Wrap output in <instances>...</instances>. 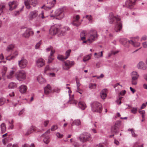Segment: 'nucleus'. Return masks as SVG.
I'll list each match as a JSON object with an SVG mask.
<instances>
[{
	"mask_svg": "<svg viewBox=\"0 0 147 147\" xmlns=\"http://www.w3.org/2000/svg\"><path fill=\"white\" fill-rule=\"evenodd\" d=\"M109 21L110 23L112 24L116 22L115 26V30L116 32H119L122 29V25L120 21V19L118 16H116V15H114L111 13L109 14Z\"/></svg>",
	"mask_w": 147,
	"mask_h": 147,
	"instance_id": "f257e3e1",
	"label": "nucleus"
},
{
	"mask_svg": "<svg viewBox=\"0 0 147 147\" xmlns=\"http://www.w3.org/2000/svg\"><path fill=\"white\" fill-rule=\"evenodd\" d=\"M139 39V37L137 36L134 38H133L132 39L130 40H127L125 38L122 39L120 40V41L122 42L123 44L125 45V43L128 42L132 45L135 47H138L140 46V43L138 42H136L135 41V40H138Z\"/></svg>",
	"mask_w": 147,
	"mask_h": 147,
	"instance_id": "f03ea898",
	"label": "nucleus"
},
{
	"mask_svg": "<svg viewBox=\"0 0 147 147\" xmlns=\"http://www.w3.org/2000/svg\"><path fill=\"white\" fill-rule=\"evenodd\" d=\"M16 79L19 81L25 80L26 78V73L24 70L18 71L15 74Z\"/></svg>",
	"mask_w": 147,
	"mask_h": 147,
	"instance_id": "7ed1b4c3",
	"label": "nucleus"
},
{
	"mask_svg": "<svg viewBox=\"0 0 147 147\" xmlns=\"http://www.w3.org/2000/svg\"><path fill=\"white\" fill-rule=\"evenodd\" d=\"M92 110L93 112L99 113L101 112L102 107L101 104L97 102H92L91 104Z\"/></svg>",
	"mask_w": 147,
	"mask_h": 147,
	"instance_id": "20e7f679",
	"label": "nucleus"
},
{
	"mask_svg": "<svg viewBox=\"0 0 147 147\" xmlns=\"http://www.w3.org/2000/svg\"><path fill=\"white\" fill-rule=\"evenodd\" d=\"M78 139L81 142L84 143L91 140V135L89 133L84 132L80 134Z\"/></svg>",
	"mask_w": 147,
	"mask_h": 147,
	"instance_id": "39448f33",
	"label": "nucleus"
},
{
	"mask_svg": "<svg viewBox=\"0 0 147 147\" xmlns=\"http://www.w3.org/2000/svg\"><path fill=\"white\" fill-rule=\"evenodd\" d=\"M61 28L60 25L57 24H55L51 26L50 30V33L52 35H55L59 33V36H60L59 34L61 32Z\"/></svg>",
	"mask_w": 147,
	"mask_h": 147,
	"instance_id": "423d86ee",
	"label": "nucleus"
},
{
	"mask_svg": "<svg viewBox=\"0 0 147 147\" xmlns=\"http://www.w3.org/2000/svg\"><path fill=\"white\" fill-rule=\"evenodd\" d=\"M55 15L57 19L61 20L62 19L64 16L63 9H57L55 12Z\"/></svg>",
	"mask_w": 147,
	"mask_h": 147,
	"instance_id": "0eeeda50",
	"label": "nucleus"
},
{
	"mask_svg": "<svg viewBox=\"0 0 147 147\" xmlns=\"http://www.w3.org/2000/svg\"><path fill=\"white\" fill-rule=\"evenodd\" d=\"M90 33L91 34L88 39L89 43H91L94 40L95 38L97 37V32L94 30H92L90 31Z\"/></svg>",
	"mask_w": 147,
	"mask_h": 147,
	"instance_id": "6e6552de",
	"label": "nucleus"
},
{
	"mask_svg": "<svg viewBox=\"0 0 147 147\" xmlns=\"http://www.w3.org/2000/svg\"><path fill=\"white\" fill-rule=\"evenodd\" d=\"M45 65V61L42 58H38L35 60V65L38 67H41Z\"/></svg>",
	"mask_w": 147,
	"mask_h": 147,
	"instance_id": "1a4fd4ad",
	"label": "nucleus"
},
{
	"mask_svg": "<svg viewBox=\"0 0 147 147\" xmlns=\"http://www.w3.org/2000/svg\"><path fill=\"white\" fill-rule=\"evenodd\" d=\"M34 34V31L31 28H28L23 34L22 36L25 38H28L30 35H33Z\"/></svg>",
	"mask_w": 147,
	"mask_h": 147,
	"instance_id": "9d476101",
	"label": "nucleus"
},
{
	"mask_svg": "<svg viewBox=\"0 0 147 147\" xmlns=\"http://www.w3.org/2000/svg\"><path fill=\"white\" fill-rule=\"evenodd\" d=\"M18 63L20 68L24 69L26 67L28 64V61L26 59L22 58L20 60L18 61Z\"/></svg>",
	"mask_w": 147,
	"mask_h": 147,
	"instance_id": "9b49d317",
	"label": "nucleus"
},
{
	"mask_svg": "<svg viewBox=\"0 0 147 147\" xmlns=\"http://www.w3.org/2000/svg\"><path fill=\"white\" fill-rule=\"evenodd\" d=\"M37 3V0H27L25 1L24 3L27 9L30 8V4H31L34 6H35Z\"/></svg>",
	"mask_w": 147,
	"mask_h": 147,
	"instance_id": "f8f14e48",
	"label": "nucleus"
},
{
	"mask_svg": "<svg viewBox=\"0 0 147 147\" xmlns=\"http://www.w3.org/2000/svg\"><path fill=\"white\" fill-rule=\"evenodd\" d=\"M50 132V129L48 130L45 133L42 135V136L44 138L43 141L46 144H48L50 141L49 137L48 135Z\"/></svg>",
	"mask_w": 147,
	"mask_h": 147,
	"instance_id": "ddd939ff",
	"label": "nucleus"
},
{
	"mask_svg": "<svg viewBox=\"0 0 147 147\" xmlns=\"http://www.w3.org/2000/svg\"><path fill=\"white\" fill-rule=\"evenodd\" d=\"M136 1V0H127L125 3L126 7L129 9H132L135 5Z\"/></svg>",
	"mask_w": 147,
	"mask_h": 147,
	"instance_id": "4468645a",
	"label": "nucleus"
},
{
	"mask_svg": "<svg viewBox=\"0 0 147 147\" xmlns=\"http://www.w3.org/2000/svg\"><path fill=\"white\" fill-rule=\"evenodd\" d=\"M56 0H53L52 1L49 2V3H48V4H49L48 5L46 6L45 7H42L44 8L45 9L47 10H49L54 7L56 4Z\"/></svg>",
	"mask_w": 147,
	"mask_h": 147,
	"instance_id": "2eb2a0df",
	"label": "nucleus"
},
{
	"mask_svg": "<svg viewBox=\"0 0 147 147\" xmlns=\"http://www.w3.org/2000/svg\"><path fill=\"white\" fill-rule=\"evenodd\" d=\"M38 15V12L36 10H34L30 12L28 17L30 20H32L36 18Z\"/></svg>",
	"mask_w": 147,
	"mask_h": 147,
	"instance_id": "dca6fc26",
	"label": "nucleus"
},
{
	"mask_svg": "<svg viewBox=\"0 0 147 147\" xmlns=\"http://www.w3.org/2000/svg\"><path fill=\"white\" fill-rule=\"evenodd\" d=\"M27 87L25 85L22 84L18 87V90L20 93L24 94L26 93L27 90Z\"/></svg>",
	"mask_w": 147,
	"mask_h": 147,
	"instance_id": "f3484780",
	"label": "nucleus"
},
{
	"mask_svg": "<svg viewBox=\"0 0 147 147\" xmlns=\"http://www.w3.org/2000/svg\"><path fill=\"white\" fill-rule=\"evenodd\" d=\"M18 5L17 3L15 1L10 2L9 3V9L12 10L16 7Z\"/></svg>",
	"mask_w": 147,
	"mask_h": 147,
	"instance_id": "a211bd4d",
	"label": "nucleus"
},
{
	"mask_svg": "<svg viewBox=\"0 0 147 147\" xmlns=\"http://www.w3.org/2000/svg\"><path fill=\"white\" fill-rule=\"evenodd\" d=\"M107 90L106 89H104L100 92V94L101 98L103 99H105L107 97Z\"/></svg>",
	"mask_w": 147,
	"mask_h": 147,
	"instance_id": "6ab92c4d",
	"label": "nucleus"
},
{
	"mask_svg": "<svg viewBox=\"0 0 147 147\" xmlns=\"http://www.w3.org/2000/svg\"><path fill=\"white\" fill-rule=\"evenodd\" d=\"M137 67L140 69H146V66L145 64L142 61L140 62L137 64Z\"/></svg>",
	"mask_w": 147,
	"mask_h": 147,
	"instance_id": "aec40b11",
	"label": "nucleus"
},
{
	"mask_svg": "<svg viewBox=\"0 0 147 147\" xmlns=\"http://www.w3.org/2000/svg\"><path fill=\"white\" fill-rule=\"evenodd\" d=\"M69 30V28L67 26H65L61 28V32L59 34V36H63L65 34L66 31Z\"/></svg>",
	"mask_w": 147,
	"mask_h": 147,
	"instance_id": "412c9836",
	"label": "nucleus"
},
{
	"mask_svg": "<svg viewBox=\"0 0 147 147\" xmlns=\"http://www.w3.org/2000/svg\"><path fill=\"white\" fill-rule=\"evenodd\" d=\"M55 51L54 50H51L50 55L48 57V63H50L52 62L54 59V57L53 56V54L55 53Z\"/></svg>",
	"mask_w": 147,
	"mask_h": 147,
	"instance_id": "4be33fe9",
	"label": "nucleus"
},
{
	"mask_svg": "<svg viewBox=\"0 0 147 147\" xmlns=\"http://www.w3.org/2000/svg\"><path fill=\"white\" fill-rule=\"evenodd\" d=\"M44 91L45 93L46 94H48L52 92V90L51 86L49 84L47 85L44 88Z\"/></svg>",
	"mask_w": 147,
	"mask_h": 147,
	"instance_id": "5701e85b",
	"label": "nucleus"
},
{
	"mask_svg": "<svg viewBox=\"0 0 147 147\" xmlns=\"http://www.w3.org/2000/svg\"><path fill=\"white\" fill-rule=\"evenodd\" d=\"M130 76L131 78L138 79L139 76L138 73L136 71L132 72L130 74Z\"/></svg>",
	"mask_w": 147,
	"mask_h": 147,
	"instance_id": "b1692460",
	"label": "nucleus"
},
{
	"mask_svg": "<svg viewBox=\"0 0 147 147\" xmlns=\"http://www.w3.org/2000/svg\"><path fill=\"white\" fill-rule=\"evenodd\" d=\"M14 76V71L13 70H11L7 75V78L8 79H11Z\"/></svg>",
	"mask_w": 147,
	"mask_h": 147,
	"instance_id": "393cba45",
	"label": "nucleus"
},
{
	"mask_svg": "<svg viewBox=\"0 0 147 147\" xmlns=\"http://www.w3.org/2000/svg\"><path fill=\"white\" fill-rule=\"evenodd\" d=\"M37 79L38 82L40 84H42L46 82L45 80L40 75L38 76Z\"/></svg>",
	"mask_w": 147,
	"mask_h": 147,
	"instance_id": "a878e982",
	"label": "nucleus"
},
{
	"mask_svg": "<svg viewBox=\"0 0 147 147\" xmlns=\"http://www.w3.org/2000/svg\"><path fill=\"white\" fill-rule=\"evenodd\" d=\"M18 51H15L13 53V55L11 56L10 58H9L8 57H6V59L10 61L11 59H14L18 56Z\"/></svg>",
	"mask_w": 147,
	"mask_h": 147,
	"instance_id": "bb28decb",
	"label": "nucleus"
},
{
	"mask_svg": "<svg viewBox=\"0 0 147 147\" xmlns=\"http://www.w3.org/2000/svg\"><path fill=\"white\" fill-rule=\"evenodd\" d=\"M78 105L79 107L82 110L85 109L86 107V104L83 101L79 102Z\"/></svg>",
	"mask_w": 147,
	"mask_h": 147,
	"instance_id": "cd10ccee",
	"label": "nucleus"
},
{
	"mask_svg": "<svg viewBox=\"0 0 147 147\" xmlns=\"http://www.w3.org/2000/svg\"><path fill=\"white\" fill-rule=\"evenodd\" d=\"M17 85L15 82H11L9 84L8 86V88L9 89H14L17 87Z\"/></svg>",
	"mask_w": 147,
	"mask_h": 147,
	"instance_id": "c85d7f7f",
	"label": "nucleus"
},
{
	"mask_svg": "<svg viewBox=\"0 0 147 147\" xmlns=\"http://www.w3.org/2000/svg\"><path fill=\"white\" fill-rule=\"evenodd\" d=\"M36 127L34 126H32L28 130L26 133V135H28L32 133L35 131L36 130Z\"/></svg>",
	"mask_w": 147,
	"mask_h": 147,
	"instance_id": "c756f323",
	"label": "nucleus"
},
{
	"mask_svg": "<svg viewBox=\"0 0 147 147\" xmlns=\"http://www.w3.org/2000/svg\"><path fill=\"white\" fill-rule=\"evenodd\" d=\"M46 17L44 16V12L42 11L41 13L38 15V17L37 18V20L38 22H39L40 21V19H43Z\"/></svg>",
	"mask_w": 147,
	"mask_h": 147,
	"instance_id": "7c9ffc66",
	"label": "nucleus"
},
{
	"mask_svg": "<svg viewBox=\"0 0 147 147\" xmlns=\"http://www.w3.org/2000/svg\"><path fill=\"white\" fill-rule=\"evenodd\" d=\"M15 48V45L13 44H10L9 45L6 49V51L8 52L11 51Z\"/></svg>",
	"mask_w": 147,
	"mask_h": 147,
	"instance_id": "2f4dec72",
	"label": "nucleus"
},
{
	"mask_svg": "<svg viewBox=\"0 0 147 147\" xmlns=\"http://www.w3.org/2000/svg\"><path fill=\"white\" fill-rule=\"evenodd\" d=\"M6 126L5 124L4 123H2L1 125V133L2 134L4 133L6 130Z\"/></svg>",
	"mask_w": 147,
	"mask_h": 147,
	"instance_id": "473e14b6",
	"label": "nucleus"
},
{
	"mask_svg": "<svg viewBox=\"0 0 147 147\" xmlns=\"http://www.w3.org/2000/svg\"><path fill=\"white\" fill-rule=\"evenodd\" d=\"M68 61L64 62V64L63 65V68L64 69L67 70L68 69L70 68V67L69 65Z\"/></svg>",
	"mask_w": 147,
	"mask_h": 147,
	"instance_id": "72a5a7b5",
	"label": "nucleus"
},
{
	"mask_svg": "<svg viewBox=\"0 0 147 147\" xmlns=\"http://www.w3.org/2000/svg\"><path fill=\"white\" fill-rule=\"evenodd\" d=\"M92 55L91 54L85 56L83 58V61L84 62L88 61L90 59Z\"/></svg>",
	"mask_w": 147,
	"mask_h": 147,
	"instance_id": "f704fd0d",
	"label": "nucleus"
},
{
	"mask_svg": "<svg viewBox=\"0 0 147 147\" xmlns=\"http://www.w3.org/2000/svg\"><path fill=\"white\" fill-rule=\"evenodd\" d=\"M81 122L80 120L79 119H76L71 124V126L74 125H79L80 124Z\"/></svg>",
	"mask_w": 147,
	"mask_h": 147,
	"instance_id": "c9c22d12",
	"label": "nucleus"
},
{
	"mask_svg": "<svg viewBox=\"0 0 147 147\" xmlns=\"http://www.w3.org/2000/svg\"><path fill=\"white\" fill-rule=\"evenodd\" d=\"M8 123L9 125L8 126V129H12L14 128L13 121V120H11V121H9Z\"/></svg>",
	"mask_w": 147,
	"mask_h": 147,
	"instance_id": "e433bc0d",
	"label": "nucleus"
},
{
	"mask_svg": "<svg viewBox=\"0 0 147 147\" xmlns=\"http://www.w3.org/2000/svg\"><path fill=\"white\" fill-rule=\"evenodd\" d=\"M7 67L5 66H3L2 68L1 71V74L2 76H4L6 73Z\"/></svg>",
	"mask_w": 147,
	"mask_h": 147,
	"instance_id": "4c0bfd02",
	"label": "nucleus"
},
{
	"mask_svg": "<svg viewBox=\"0 0 147 147\" xmlns=\"http://www.w3.org/2000/svg\"><path fill=\"white\" fill-rule=\"evenodd\" d=\"M138 111L137 107H131V113L134 114H136Z\"/></svg>",
	"mask_w": 147,
	"mask_h": 147,
	"instance_id": "58836bf2",
	"label": "nucleus"
},
{
	"mask_svg": "<svg viewBox=\"0 0 147 147\" xmlns=\"http://www.w3.org/2000/svg\"><path fill=\"white\" fill-rule=\"evenodd\" d=\"M128 131L131 132L132 137H136L137 136V135L134 133V129L133 128H129L128 129Z\"/></svg>",
	"mask_w": 147,
	"mask_h": 147,
	"instance_id": "ea45409f",
	"label": "nucleus"
},
{
	"mask_svg": "<svg viewBox=\"0 0 147 147\" xmlns=\"http://www.w3.org/2000/svg\"><path fill=\"white\" fill-rule=\"evenodd\" d=\"M71 51V49H68L66 51L65 53V59H67L70 56Z\"/></svg>",
	"mask_w": 147,
	"mask_h": 147,
	"instance_id": "a19ab883",
	"label": "nucleus"
},
{
	"mask_svg": "<svg viewBox=\"0 0 147 147\" xmlns=\"http://www.w3.org/2000/svg\"><path fill=\"white\" fill-rule=\"evenodd\" d=\"M85 31H83L81 32L80 34V36L81 39L83 40L85 38Z\"/></svg>",
	"mask_w": 147,
	"mask_h": 147,
	"instance_id": "79ce46f5",
	"label": "nucleus"
},
{
	"mask_svg": "<svg viewBox=\"0 0 147 147\" xmlns=\"http://www.w3.org/2000/svg\"><path fill=\"white\" fill-rule=\"evenodd\" d=\"M89 88L90 89H94L96 88V85L95 84L90 83L89 84Z\"/></svg>",
	"mask_w": 147,
	"mask_h": 147,
	"instance_id": "37998d69",
	"label": "nucleus"
},
{
	"mask_svg": "<svg viewBox=\"0 0 147 147\" xmlns=\"http://www.w3.org/2000/svg\"><path fill=\"white\" fill-rule=\"evenodd\" d=\"M79 19V15H77L76 16V21H74L72 23V24L74 26H78L79 25V24H76V23H75V22L76 21H78V20Z\"/></svg>",
	"mask_w": 147,
	"mask_h": 147,
	"instance_id": "c03bdc74",
	"label": "nucleus"
},
{
	"mask_svg": "<svg viewBox=\"0 0 147 147\" xmlns=\"http://www.w3.org/2000/svg\"><path fill=\"white\" fill-rule=\"evenodd\" d=\"M138 79L131 78V84L133 85H136L137 84V80Z\"/></svg>",
	"mask_w": 147,
	"mask_h": 147,
	"instance_id": "a18cd8bd",
	"label": "nucleus"
},
{
	"mask_svg": "<svg viewBox=\"0 0 147 147\" xmlns=\"http://www.w3.org/2000/svg\"><path fill=\"white\" fill-rule=\"evenodd\" d=\"M103 57V51H101L100 52L97 53V55L95 56V58L98 59Z\"/></svg>",
	"mask_w": 147,
	"mask_h": 147,
	"instance_id": "49530a36",
	"label": "nucleus"
},
{
	"mask_svg": "<svg viewBox=\"0 0 147 147\" xmlns=\"http://www.w3.org/2000/svg\"><path fill=\"white\" fill-rule=\"evenodd\" d=\"M65 57L62 55H59L57 57V59L61 61H63L66 59H65Z\"/></svg>",
	"mask_w": 147,
	"mask_h": 147,
	"instance_id": "de8ad7c7",
	"label": "nucleus"
},
{
	"mask_svg": "<svg viewBox=\"0 0 147 147\" xmlns=\"http://www.w3.org/2000/svg\"><path fill=\"white\" fill-rule=\"evenodd\" d=\"M69 102L70 104L76 105L77 102V101L73 99H72L69 100Z\"/></svg>",
	"mask_w": 147,
	"mask_h": 147,
	"instance_id": "09e8293b",
	"label": "nucleus"
},
{
	"mask_svg": "<svg viewBox=\"0 0 147 147\" xmlns=\"http://www.w3.org/2000/svg\"><path fill=\"white\" fill-rule=\"evenodd\" d=\"M42 43L41 41H39L37 43L35 46V48L36 49H39Z\"/></svg>",
	"mask_w": 147,
	"mask_h": 147,
	"instance_id": "8fccbe9b",
	"label": "nucleus"
},
{
	"mask_svg": "<svg viewBox=\"0 0 147 147\" xmlns=\"http://www.w3.org/2000/svg\"><path fill=\"white\" fill-rule=\"evenodd\" d=\"M7 147H18L17 144H14L12 145L11 144H9L7 146Z\"/></svg>",
	"mask_w": 147,
	"mask_h": 147,
	"instance_id": "3c124183",
	"label": "nucleus"
},
{
	"mask_svg": "<svg viewBox=\"0 0 147 147\" xmlns=\"http://www.w3.org/2000/svg\"><path fill=\"white\" fill-rule=\"evenodd\" d=\"M5 7V5H0V15L3 12V9Z\"/></svg>",
	"mask_w": 147,
	"mask_h": 147,
	"instance_id": "603ef678",
	"label": "nucleus"
},
{
	"mask_svg": "<svg viewBox=\"0 0 147 147\" xmlns=\"http://www.w3.org/2000/svg\"><path fill=\"white\" fill-rule=\"evenodd\" d=\"M49 123V121L48 120H45L43 121L42 123V125L43 126H44L45 127H46L47 126L48 124Z\"/></svg>",
	"mask_w": 147,
	"mask_h": 147,
	"instance_id": "864d4df0",
	"label": "nucleus"
},
{
	"mask_svg": "<svg viewBox=\"0 0 147 147\" xmlns=\"http://www.w3.org/2000/svg\"><path fill=\"white\" fill-rule=\"evenodd\" d=\"M5 102V99L3 98H0V106L3 105Z\"/></svg>",
	"mask_w": 147,
	"mask_h": 147,
	"instance_id": "5fc2aeb1",
	"label": "nucleus"
},
{
	"mask_svg": "<svg viewBox=\"0 0 147 147\" xmlns=\"http://www.w3.org/2000/svg\"><path fill=\"white\" fill-rule=\"evenodd\" d=\"M58 127L57 125H53L51 128V130L52 131H54L58 128Z\"/></svg>",
	"mask_w": 147,
	"mask_h": 147,
	"instance_id": "6e6d98bb",
	"label": "nucleus"
},
{
	"mask_svg": "<svg viewBox=\"0 0 147 147\" xmlns=\"http://www.w3.org/2000/svg\"><path fill=\"white\" fill-rule=\"evenodd\" d=\"M85 18L88 19V20L90 22H91L92 21V17L90 15H86Z\"/></svg>",
	"mask_w": 147,
	"mask_h": 147,
	"instance_id": "4d7b16f0",
	"label": "nucleus"
},
{
	"mask_svg": "<svg viewBox=\"0 0 147 147\" xmlns=\"http://www.w3.org/2000/svg\"><path fill=\"white\" fill-rule=\"evenodd\" d=\"M56 135L57 138H62L63 136V134H61L59 132L57 133H56Z\"/></svg>",
	"mask_w": 147,
	"mask_h": 147,
	"instance_id": "13d9d810",
	"label": "nucleus"
},
{
	"mask_svg": "<svg viewBox=\"0 0 147 147\" xmlns=\"http://www.w3.org/2000/svg\"><path fill=\"white\" fill-rule=\"evenodd\" d=\"M60 91V89L58 87H55L53 90L54 92L59 93Z\"/></svg>",
	"mask_w": 147,
	"mask_h": 147,
	"instance_id": "bf43d9fd",
	"label": "nucleus"
},
{
	"mask_svg": "<svg viewBox=\"0 0 147 147\" xmlns=\"http://www.w3.org/2000/svg\"><path fill=\"white\" fill-rule=\"evenodd\" d=\"M147 39V36L146 35L143 36L141 38L140 40L141 41H144L146 40Z\"/></svg>",
	"mask_w": 147,
	"mask_h": 147,
	"instance_id": "052dcab7",
	"label": "nucleus"
},
{
	"mask_svg": "<svg viewBox=\"0 0 147 147\" xmlns=\"http://www.w3.org/2000/svg\"><path fill=\"white\" fill-rule=\"evenodd\" d=\"M4 57L3 56V55L2 54H0V60H1V61H0V63H1L2 62H3V63H5V61H2V60L3 59Z\"/></svg>",
	"mask_w": 147,
	"mask_h": 147,
	"instance_id": "680f3d73",
	"label": "nucleus"
},
{
	"mask_svg": "<svg viewBox=\"0 0 147 147\" xmlns=\"http://www.w3.org/2000/svg\"><path fill=\"white\" fill-rule=\"evenodd\" d=\"M50 69L49 67V65H47L44 69L45 73H46L47 71L50 70Z\"/></svg>",
	"mask_w": 147,
	"mask_h": 147,
	"instance_id": "e2e57ef3",
	"label": "nucleus"
},
{
	"mask_svg": "<svg viewBox=\"0 0 147 147\" xmlns=\"http://www.w3.org/2000/svg\"><path fill=\"white\" fill-rule=\"evenodd\" d=\"M68 63H69V65L70 67L72 66L74 64V61H69L68 60Z\"/></svg>",
	"mask_w": 147,
	"mask_h": 147,
	"instance_id": "0e129e2a",
	"label": "nucleus"
},
{
	"mask_svg": "<svg viewBox=\"0 0 147 147\" xmlns=\"http://www.w3.org/2000/svg\"><path fill=\"white\" fill-rule=\"evenodd\" d=\"M7 139L6 138H3L2 140V142L3 144L5 145L6 144L7 142Z\"/></svg>",
	"mask_w": 147,
	"mask_h": 147,
	"instance_id": "69168bd1",
	"label": "nucleus"
},
{
	"mask_svg": "<svg viewBox=\"0 0 147 147\" xmlns=\"http://www.w3.org/2000/svg\"><path fill=\"white\" fill-rule=\"evenodd\" d=\"M142 45L143 47L144 48H147V44L146 42H145L142 43Z\"/></svg>",
	"mask_w": 147,
	"mask_h": 147,
	"instance_id": "338daca9",
	"label": "nucleus"
},
{
	"mask_svg": "<svg viewBox=\"0 0 147 147\" xmlns=\"http://www.w3.org/2000/svg\"><path fill=\"white\" fill-rule=\"evenodd\" d=\"M21 100L22 101V102L23 103H26L28 102V100L26 98H22Z\"/></svg>",
	"mask_w": 147,
	"mask_h": 147,
	"instance_id": "774afa93",
	"label": "nucleus"
}]
</instances>
